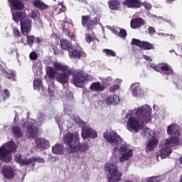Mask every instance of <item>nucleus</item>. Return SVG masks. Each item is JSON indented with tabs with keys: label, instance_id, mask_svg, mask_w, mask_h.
Returning a JSON list of instances; mask_svg holds the SVG:
<instances>
[{
	"label": "nucleus",
	"instance_id": "6",
	"mask_svg": "<svg viewBox=\"0 0 182 182\" xmlns=\"http://www.w3.org/2000/svg\"><path fill=\"white\" fill-rule=\"evenodd\" d=\"M45 120V115L42 113H38L37 115L36 121L32 119H28L22 124L23 129H26V136L31 137V139H35L36 134H38V127L42 124V122Z\"/></svg>",
	"mask_w": 182,
	"mask_h": 182
},
{
	"label": "nucleus",
	"instance_id": "9",
	"mask_svg": "<svg viewBox=\"0 0 182 182\" xmlns=\"http://www.w3.org/2000/svg\"><path fill=\"white\" fill-rule=\"evenodd\" d=\"M151 107L149 105H144L138 107L136 110L129 112V114H136L137 117L144 120L145 123H150L153 116L151 115L152 112Z\"/></svg>",
	"mask_w": 182,
	"mask_h": 182
},
{
	"label": "nucleus",
	"instance_id": "17",
	"mask_svg": "<svg viewBox=\"0 0 182 182\" xmlns=\"http://www.w3.org/2000/svg\"><path fill=\"white\" fill-rule=\"evenodd\" d=\"M2 173L4 177H5V178H8L9 180H11L15 177V170H14L12 166H4L2 168Z\"/></svg>",
	"mask_w": 182,
	"mask_h": 182
},
{
	"label": "nucleus",
	"instance_id": "58",
	"mask_svg": "<svg viewBox=\"0 0 182 182\" xmlns=\"http://www.w3.org/2000/svg\"><path fill=\"white\" fill-rule=\"evenodd\" d=\"M149 17H150V18H157V16H156L154 15V14H149Z\"/></svg>",
	"mask_w": 182,
	"mask_h": 182
},
{
	"label": "nucleus",
	"instance_id": "38",
	"mask_svg": "<svg viewBox=\"0 0 182 182\" xmlns=\"http://www.w3.org/2000/svg\"><path fill=\"white\" fill-rule=\"evenodd\" d=\"M85 41L87 43H90L92 41H95V37H93V35L86 33L85 34Z\"/></svg>",
	"mask_w": 182,
	"mask_h": 182
},
{
	"label": "nucleus",
	"instance_id": "26",
	"mask_svg": "<svg viewBox=\"0 0 182 182\" xmlns=\"http://www.w3.org/2000/svg\"><path fill=\"white\" fill-rule=\"evenodd\" d=\"M120 4H122V0H109L108 6L112 10L117 11L120 8Z\"/></svg>",
	"mask_w": 182,
	"mask_h": 182
},
{
	"label": "nucleus",
	"instance_id": "14",
	"mask_svg": "<svg viewBox=\"0 0 182 182\" xmlns=\"http://www.w3.org/2000/svg\"><path fill=\"white\" fill-rule=\"evenodd\" d=\"M99 22V18L95 17L94 20L90 16H83L82 20V25L84 28H86L87 31H92L95 28V25H97Z\"/></svg>",
	"mask_w": 182,
	"mask_h": 182
},
{
	"label": "nucleus",
	"instance_id": "56",
	"mask_svg": "<svg viewBox=\"0 0 182 182\" xmlns=\"http://www.w3.org/2000/svg\"><path fill=\"white\" fill-rule=\"evenodd\" d=\"M18 117H19V114H18V113H16L14 122H16V119H18Z\"/></svg>",
	"mask_w": 182,
	"mask_h": 182
},
{
	"label": "nucleus",
	"instance_id": "19",
	"mask_svg": "<svg viewBox=\"0 0 182 182\" xmlns=\"http://www.w3.org/2000/svg\"><path fill=\"white\" fill-rule=\"evenodd\" d=\"M159 144V139L157 137L152 136L146 143V149L147 151H153Z\"/></svg>",
	"mask_w": 182,
	"mask_h": 182
},
{
	"label": "nucleus",
	"instance_id": "32",
	"mask_svg": "<svg viewBox=\"0 0 182 182\" xmlns=\"http://www.w3.org/2000/svg\"><path fill=\"white\" fill-rule=\"evenodd\" d=\"M33 5L39 9H46V6L41 0H36L35 1H33Z\"/></svg>",
	"mask_w": 182,
	"mask_h": 182
},
{
	"label": "nucleus",
	"instance_id": "21",
	"mask_svg": "<svg viewBox=\"0 0 182 182\" xmlns=\"http://www.w3.org/2000/svg\"><path fill=\"white\" fill-rule=\"evenodd\" d=\"M36 144L41 150H46V149L49 148V141L45 138H37L36 139Z\"/></svg>",
	"mask_w": 182,
	"mask_h": 182
},
{
	"label": "nucleus",
	"instance_id": "60",
	"mask_svg": "<svg viewBox=\"0 0 182 182\" xmlns=\"http://www.w3.org/2000/svg\"><path fill=\"white\" fill-rule=\"evenodd\" d=\"M179 163L182 165V156L179 158Z\"/></svg>",
	"mask_w": 182,
	"mask_h": 182
},
{
	"label": "nucleus",
	"instance_id": "61",
	"mask_svg": "<svg viewBox=\"0 0 182 182\" xmlns=\"http://www.w3.org/2000/svg\"><path fill=\"white\" fill-rule=\"evenodd\" d=\"M21 42H22V43H23V41H21Z\"/></svg>",
	"mask_w": 182,
	"mask_h": 182
},
{
	"label": "nucleus",
	"instance_id": "40",
	"mask_svg": "<svg viewBox=\"0 0 182 182\" xmlns=\"http://www.w3.org/2000/svg\"><path fill=\"white\" fill-rule=\"evenodd\" d=\"M33 42H35V37L33 36H27L28 45H33Z\"/></svg>",
	"mask_w": 182,
	"mask_h": 182
},
{
	"label": "nucleus",
	"instance_id": "11",
	"mask_svg": "<svg viewBox=\"0 0 182 182\" xmlns=\"http://www.w3.org/2000/svg\"><path fill=\"white\" fill-rule=\"evenodd\" d=\"M74 122L76 124H78L80 127H82L81 136L82 139H87V137H91V139H96L97 137V132L95 129H92L90 127L86 126V122H83L79 117H75Z\"/></svg>",
	"mask_w": 182,
	"mask_h": 182
},
{
	"label": "nucleus",
	"instance_id": "27",
	"mask_svg": "<svg viewBox=\"0 0 182 182\" xmlns=\"http://www.w3.org/2000/svg\"><path fill=\"white\" fill-rule=\"evenodd\" d=\"M63 145L57 144L52 147L53 154H63Z\"/></svg>",
	"mask_w": 182,
	"mask_h": 182
},
{
	"label": "nucleus",
	"instance_id": "55",
	"mask_svg": "<svg viewBox=\"0 0 182 182\" xmlns=\"http://www.w3.org/2000/svg\"><path fill=\"white\" fill-rule=\"evenodd\" d=\"M41 41H42V40H41V38H36V42L37 43H40V42H41Z\"/></svg>",
	"mask_w": 182,
	"mask_h": 182
},
{
	"label": "nucleus",
	"instance_id": "29",
	"mask_svg": "<svg viewBox=\"0 0 182 182\" xmlns=\"http://www.w3.org/2000/svg\"><path fill=\"white\" fill-rule=\"evenodd\" d=\"M112 33H114L115 35H119V36H120V38H126V36L127 35L126 30L119 28H113Z\"/></svg>",
	"mask_w": 182,
	"mask_h": 182
},
{
	"label": "nucleus",
	"instance_id": "7",
	"mask_svg": "<svg viewBox=\"0 0 182 182\" xmlns=\"http://www.w3.org/2000/svg\"><path fill=\"white\" fill-rule=\"evenodd\" d=\"M16 151V145L14 141H9L0 146V160L4 163L12 161V153Z\"/></svg>",
	"mask_w": 182,
	"mask_h": 182
},
{
	"label": "nucleus",
	"instance_id": "54",
	"mask_svg": "<svg viewBox=\"0 0 182 182\" xmlns=\"http://www.w3.org/2000/svg\"><path fill=\"white\" fill-rule=\"evenodd\" d=\"M166 4H173V2H174V1L176 0H166Z\"/></svg>",
	"mask_w": 182,
	"mask_h": 182
},
{
	"label": "nucleus",
	"instance_id": "8",
	"mask_svg": "<svg viewBox=\"0 0 182 182\" xmlns=\"http://www.w3.org/2000/svg\"><path fill=\"white\" fill-rule=\"evenodd\" d=\"M105 171L109 173L107 176L108 182H119L122 180L123 173L119 171L117 165L113 162H107L105 165Z\"/></svg>",
	"mask_w": 182,
	"mask_h": 182
},
{
	"label": "nucleus",
	"instance_id": "43",
	"mask_svg": "<svg viewBox=\"0 0 182 182\" xmlns=\"http://www.w3.org/2000/svg\"><path fill=\"white\" fill-rule=\"evenodd\" d=\"M42 66L41 65V63H37L33 65V72H38V70H41Z\"/></svg>",
	"mask_w": 182,
	"mask_h": 182
},
{
	"label": "nucleus",
	"instance_id": "36",
	"mask_svg": "<svg viewBox=\"0 0 182 182\" xmlns=\"http://www.w3.org/2000/svg\"><path fill=\"white\" fill-rule=\"evenodd\" d=\"M63 32H65V35L68 34V37L70 38L72 41H75V35L70 34V33H69V30L68 29V28H66L65 24H63Z\"/></svg>",
	"mask_w": 182,
	"mask_h": 182
},
{
	"label": "nucleus",
	"instance_id": "47",
	"mask_svg": "<svg viewBox=\"0 0 182 182\" xmlns=\"http://www.w3.org/2000/svg\"><path fill=\"white\" fill-rule=\"evenodd\" d=\"M13 33H14V36H16V38L19 37V36L21 35V33H19V30H18L16 28H14Z\"/></svg>",
	"mask_w": 182,
	"mask_h": 182
},
{
	"label": "nucleus",
	"instance_id": "4",
	"mask_svg": "<svg viewBox=\"0 0 182 182\" xmlns=\"http://www.w3.org/2000/svg\"><path fill=\"white\" fill-rule=\"evenodd\" d=\"M64 143L67 145V151L73 153L76 159H83V153L89 151V144H80V139L77 132H68L64 136Z\"/></svg>",
	"mask_w": 182,
	"mask_h": 182
},
{
	"label": "nucleus",
	"instance_id": "34",
	"mask_svg": "<svg viewBox=\"0 0 182 182\" xmlns=\"http://www.w3.org/2000/svg\"><path fill=\"white\" fill-rule=\"evenodd\" d=\"M13 133L16 137H21L22 134H23V132L18 127H13Z\"/></svg>",
	"mask_w": 182,
	"mask_h": 182
},
{
	"label": "nucleus",
	"instance_id": "18",
	"mask_svg": "<svg viewBox=\"0 0 182 182\" xmlns=\"http://www.w3.org/2000/svg\"><path fill=\"white\" fill-rule=\"evenodd\" d=\"M104 102L106 105H112L116 106V105L120 103V97L117 95H108L105 98Z\"/></svg>",
	"mask_w": 182,
	"mask_h": 182
},
{
	"label": "nucleus",
	"instance_id": "24",
	"mask_svg": "<svg viewBox=\"0 0 182 182\" xmlns=\"http://www.w3.org/2000/svg\"><path fill=\"white\" fill-rule=\"evenodd\" d=\"M28 16L36 21L38 23H42V18H41V13L38 11V10H31V12L28 14Z\"/></svg>",
	"mask_w": 182,
	"mask_h": 182
},
{
	"label": "nucleus",
	"instance_id": "49",
	"mask_svg": "<svg viewBox=\"0 0 182 182\" xmlns=\"http://www.w3.org/2000/svg\"><path fill=\"white\" fill-rule=\"evenodd\" d=\"M58 44H57L56 46H52L53 47V50H54V54L55 55H59V51L58 50Z\"/></svg>",
	"mask_w": 182,
	"mask_h": 182
},
{
	"label": "nucleus",
	"instance_id": "53",
	"mask_svg": "<svg viewBox=\"0 0 182 182\" xmlns=\"http://www.w3.org/2000/svg\"><path fill=\"white\" fill-rule=\"evenodd\" d=\"M53 90H55L54 87H48V92L49 93H52V92H53Z\"/></svg>",
	"mask_w": 182,
	"mask_h": 182
},
{
	"label": "nucleus",
	"instance_id": "13",
	"mask_svg": "<svg viewBox=\"0 0 182 182\" xmlns=\"http://www.w3.org/2000/svg\"><path fill=\"white\" fill-rule=\"evenodd\" d=\"M149 69H153L154 70H156V72H163V73H165V75H173L174 72L173 71V69H171V67L168 64H161L159 65H156L153 63L148 64Z\"/></svg>",
	"mask_w": 182,
	"mask_h": 182
},
{
	"label": "nucleus",
	"instance_id": "44",
	"mask_svg": "<svg viewBox=\"0 0 182 182\" xmlns=\"http://www.w3.org/2000/svg\"><path fill=\"white\" fill-rule=\"evenodd\" d=\"M120 87V86L117 84H114L112 86L109 88V92H116V90H118V89Z\"/></svg>",
	"mask_w": 182,
	"mask_h": 182
},
{
	"label": "nucleus",
	"instance_id": "57",
	"mask_svg": "<svg viewBox=\"0 0 182 182\" xmlns=\"http://www.w3.org/2000/svg\"><path fill=\"white\" fill-rule=\"evenodd\" d=\"M78 2H82V4H86V0H77Z\"/></svg>",
	"mask_w": 182,
	"mask_h": 182
},
{
	"label": "nucleus",
	"instance_id": "46",
	"mask_svg": "<svg viewBox=\"0 0 182 182\" xmlns=\"http://www.w3.org/2000/svg\"><path fill=\"white\" fill-rule=\"evenodd\" d=\"M148 31L149 35H154L156 33V30L151 26L148 28Z\"/></svg>",
	"mask_w": 182,
	"mask_h": 182
},
{
	"label": "nucleus",
	"instance_id": "2",
	"mask_svg": "<svg viewBox=\"0 0 182 182\" xmlns=\"http://www.w3.org/2000/svg\"><path fill=\"white\" fill-rule=\"evenodd\" d=\"M178 129H180V127L177 124H172L167 127L168 134H173V136L170 139H163L159 143L160 150L156 155L157 160H160L159 159L163 160V159L169 157L170 154L173 153L171 147H174L180 143L181 135Z\"/></svg>",
	"mask_w": 182,
	"mask_h": 182
},
{
	"label": "nucleus",
	"instance_id": "30",
	"mask_svg": "<svg viewBox=\"0 0 182 182\" xmlns=\"http://www.w3.org/2000/svg\"><path fill=\"white\" fill-rule=\"evenodd\" d=\"M53 12L56 15H59V14H62V12H65V6L63 3H58V6H53Z\"/></svg>",
	"mask_w": 182,
	"mask_h": 182
},
{
	"label": "nucleus",
	"instance_id": "41",
	"mask_svg": "<svg viewBox=\"0 0 182 182\" xmlns=\"http://www.w3.org/2000/svg\"><path fill=\"white\" fill-rule=\"evenodd\" d=\"M16 73L14 71H10L9 73L6 74V77L8 79H12V80H16L15 78Z\"/></svg>",
	"mask_w": 182,
	"mask_h": 182
},
{
	"label": "nucleus",
	"instance_id": "51",
	"mask_svg": "<svg viewBox=\"0 0 182 182\" xmlns=\"http://www.w3.org/2000/svg\"><path fill=\"white\" fill-rule=\"evenodd\" d=\"M144 59L147 60V62H151V58L149 57L148 55H144Z\"/></svg>",
	"mask_w": 182,
	"mask_h": 182
},
{
	"label": "nucleus",
	"instance_id": "50",
	"mask_svg": "<svg viewBox=\"0 0 182 182\" xmlns=\"http://www.w3.org/2000/svg\"><path fill=\"white\" fill-rule=\"evenodd\" d=\"M143 6H144L145 9H151V4L147 2L143 3Z\"/></svg>",
	"mask_w": 182,
	"mask_h": 182
},
{
	"label": "nucleus",
	"instance_id": "12",
	"mask_svg": "<svg viewBox=\"0 0 182 182\" xmlns=\"http://www.w3.org/2000/svg\"><path fill=\"white\" fill-rule=\"evenodd\" d=\"M21 155L20 154H18L15 157V161L19 163L20 166H28V164L35 166V161L38 163H45V160L38 156L33 157L29 159H21Z\"/></svg>",
	"mask_w": 182,
	"mask_h": 182
},
{
	"label": "nucleus",
	"instance_id": "39",
	"mask_svg": "<svg viewBox=\"0 0 182 182\" xmlns=\"http://www.w3.org/2000/svg\"><path fill=\"white\" fill-rule=\"evenodd\" d=\"M104 52L107 56H116V52L113 51V50L105 49Z\"/></svg>",
	"mask_w": 182,
	"mask_h": 182
},
{
	"label": "nucleus",
	"instance_id": "5",
	"mask_svg": "<svg viewBox=\"0 0 182 182\" xmlns=\"http://www.w3.org/2000/svg\"><path fill=\"white\" fill-rule=\"evenodd\" d=\"M28 2H32V0H26ZM12 11L13 20L18 23L21 22V31L23 35H28L32 29V21L29 19L24 20L26 18V14L23 12H14V9H23V4L18 0H9Z\"/></svg>",
	"mask_w": 182,
	"mask_h": 182
},
{
	"label": "nucleus",
	"instance_id": "45",
	"mask_svg": "<svg viewBox=\"0 0 182 182\" xmlns=\"http://www.w3.org/2000/svg\"><path fill=\"white\" fill-rule=\"evenodd\" d=\"M30 58L33 59V60H36V59H38V54L35 52L31 53Z\"/></svg>",
	"mask_w": 182,
	"mask_h": 182
},
{
	"label": "nucleus",
	"instance_id": "59",
	"mask_svg": "<svg viewBox=\"0 0 182 182\" xmlns=\"http://www.w3.org/2000/svg\"><path fill=\"white\" fill-rule=\"evenodd\" d=\"M55 120H56V122H57V123H58V126H59V127H60V129H62V128L60 127V124H59V121H58V118H55Z\"/></svg>",
	"mask_w": 182,
	"mask_h": 182
},
{
	"label": "nucleus",
	"instance_id": "28",
	"mask_svg": "<svg viewBox=\"0 0 182 182\" xmlns=\"http://www.w3.org/2000/svg\"><path fill=\"white\" fill-rule=\"evenodd\" d=\"M60 47L64 50H70L72 48V43H69L66 39H62L60 41Z\"/></svg>",
	"mask_w": 182,
	"mask_h": 182
},
{
	"label": "nucleus",
	"instance_id": "22",
	"mask_svg": "<svg viewBox=\"0 0 182 182\" xmlns=\"http://www.w3.org/2000/svg\"><path fill=\"white\" fill-rule=\"evenodd\" d=\"M122 4L128 8H140L141 6L140 0H125Z\"/></svg>",
	"mask_w": 182,
	"mask_h": 182
},
{
	"label": "nucleus",
	"instance_id": "35",
	"mask_svg": "<svg viewBox=\"0 0 182 182\" xmlns=\"http://www.w3.org/2000/svg\"><path fill=\"white\" fill-rule=\"evenodd\" d=\"M173 83L176 85V87H178V89L181 90L182 89V80L181 78L176 77L174 80H173Z\"/></svg>",
	"mask_w": 182,
	"mask_h": 182
},
{
	"label": "nucleus",
	"instance_id": "37",
	"mask_svg": "<svg viewBox=\"0 0 182 182\" xmlns=\"http://www.w3.org/2000/svg\"><path fill=\"white\" fill-rule=\"evenodd\" d=\"M142 134L143 136H151V129H149L147 127L143 126L142 129Z\"/></svg>",
	"mask_w": 182,
	"mask_h": 182
},
{
	"label": "nucleus",
	"instance_id": "23",
	"mask_svg": "<svg viewBox=\"0 0 182 182\" xmlns=\"http://www.w3.org/2000/svg\"><path fill=\"white\" fill-rule=\"evenodd\" d=\"M106 87L100 82H92L90 87V90L92 92H103Z\"/></svg>",
	"mask_w": 182,
	"mask_h": 182
},
{
	"label": "nucleus",
	"instance_id": "25",
	"mask_svg": "<svg viewBox=\"0 0 182 182\" xmlns=\"http://www.w3.org/2000/svg\"><path fill=\"white\" fill-rule=\"evenodd\" d=\"M144 24V21L140 18H134L131 21V28H132V29H137V28H140V26H142Z\"/></svg>",
	"mask_w": 182,
	"mask_h": 182
},
{
	"label": "nucleus",
	"instance_id": "20",
	"mask_svg": "<svg viewBox=\"0 0 182 182\" xmlns=\"http://www.w3.org/2000/svg\"><path fill=\"white\" fill-rule=\"evenodd\" d=\"M132 45H136L139 48H144V49H153V44L144 41H140L136 38L132 40Z\"/></svg>",
	"mask_w": 182,
	"mask_h": 182
},
{
	"label": "nucleus",
	"instance_id": "52",
	"mask_svg": "<svg viewBox=\"0 0 182 182\" xmlns=\"http://www.w3.org/2000/svg\"><path fill=\"white\" fill-rule=\"evenodd\" d=\"M122 80L121 79H117L115 81H114V84L115 85H119L120 83H122Z\"/></svg>",
	"mask_w": 182,
	"mask_h": 182
},
{
	"label": "nucleus",
	"instance_id": "16",
	"mask_svg": "<svg viewBox=\"0 0 182 182\" xmlns=\"http://www.w3.org/2000/svg\"><path fill=\"white\" fill-rule=\"evenodd\" d=\"M129 90L132 93V96L134 97H141L144 95V91L140 87V84L138 82L134 83L131 85Z\"/></svg>",
	"mask_w": 182,
	"mask_h": 182
},
{
	"label": "nucleus",
	"instance_id": "48",
	"mask_svg": "<svg viewBox=\"0 0 182 182\" xmlns=\"http://www.w3.org/2000/svg\"><path fill=\"white\" fill-rule=\"evenodd\" d=\"M159 36H168L170 39H174V35L164 34L163 33H158Z\"/></svg>",
	"mask_w": 182,
	"mask_h": 182
},
{
	"label": "nucleus",
	"instance_id": "31",
	"mask_svg": "<svg viewBox=\"0 0 182 182\" xmlns=\"http://www.w3.org/2000/svg\"><path fill=\"white\" fill-rule=\"evenodd\" d=\"M0 96L2 97L3 100H6V99L11 97V92L7 89H4L0 92Z\"/></svg>",
	"mask_w": 182,
	"mask_h": 182
},
{
	"label": "nucleus",
	"instance_id": "1",
	"mask_svg": "<svg viewBox=\"0 0 182 182\" xmlns=\"http://www.w3.org/2000/svg\"><path fill=\"white\" fill-rule=\"evenodd\" d=\"M46 73L50 79H55L57 82L62 85H66L70 79L73 73L72 83L77 87H83L85 80L92 79L90 75H85L82 71L77 70L74 73L69 69V66L61 63H54L53 68L47 66L46 68Z\"/></svg>",
	"mask_w": 182,
	"mask_h": 182
},
{
	"label": "nucleus",
	"instance_id": "10",
	"mask_svg": "<svg viewBox=\"0 0 182 182\" xmlns=\"http://www.w3.org/2000/svg\"><path fill=\"white\" fill-rule=\"evenodd\" d=\"M134 114H128L127 116H131L127 122V129L129 132H134L137 133L139 130H141L143 129V126H144V123H146L144 120H142L139 117H134Z\"/></svg>",
	"mask_w": 182,
	"mask_h": 182
},
{
	"label": "nucleus",
	"instance_id": "33",
	"mask_svg": "<svg viewBox=\"0 0 182 182\" xmlns=\"http://www.w3.org/2000/svg\"><path fill=\"white\" fill-rule=\"evenodd\" d=\"M33 87L36 90H39L42 87V80L38 78L34 79Z\"/></svg>",
	"mask_w": 182,
	"mask_h": 182
},
{
	"label": "nucleus",
	"instance_id": "15",
	"mask_svg": "<svg viewBox=\"0 0 182 182\" xmlns=\"http://www.w3.org/2000/svg\"><path fill=\"white\" fill-rule=\"evenodd\" d=\"M68 55L70 59H80L81 58H86V53L79 46L75 47L73 50H69Z\"/></svg>",
	"mask_w": 182,
	"mask_h": 182
},
{
	"label": "nucleus",
	"instance_id": "3",
	"mask_svg": "<svg viewBox=\"0 0 182 182\" xmlns=\"http://www.w3.org/2000/svg\"><path fill=\"white\" fill-rule=\"evenodd\" d=\"M105 140L114 147V151H119V163H126L133 157V151L129 146L123 144V139L114 131H106L103 134Z\"/></svg>",
	"mask_w": 182,
	"mask_h": 182
},
{
	"label": "nucleus",
	"instance_id": "42",
	"mask_svg": "<svg viewBox=\"0 0 182 182\" xmlns=\"http://www.w3.org/2000/svg\"><path fill=\"white\" fill-rule=\"evenodd\" d=\"M148 182H160V178L157 176H151L149 178Z\"/></svg>",
	"mask_w": 182,
	"mask_h": 182
}]
</instances>
